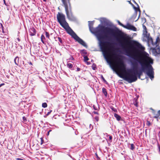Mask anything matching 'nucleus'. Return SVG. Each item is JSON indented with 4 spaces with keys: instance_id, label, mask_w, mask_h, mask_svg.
<instances>
[{
    "instance_id": "1",
    "label": "nucleus",
    "mask_w": 160,
    "mask_h": 160,
    "mask_svg": "<svg viewBox=\"0 0 160 160\" xmlns=\"http://www.w3.org/2000/svg\"><path fill=\"white\" fill-rule=\"evenodd\" d=\"M99 28L97 32H103L111 33L118 38H120L122 40L119 41L120 45L126 55L138 61L142 67V71L135 70L137 77L140 78L142 72L147 71V74L152 80L154 78V72L151 64L153 63V59L149 57V54L144 51V48L138 42L130 40L128 37L123 35L122 32L118 30H114L108 27L99 25Z\"/></svg>"
},
{
    "instance_id": "2",
    "label": "nucleus",
    "mask_w": 160,
    "mask_h": 160,
    "mask_svg": "<svg viewBox=\"0 0 160 160\" xmlns=\"http://www.w3.org/2000/svg\"><path fill=\"white\" fill-rule=\"evenodd\" d=\"M102 32L104 35L98 33L97 36L101 49L104 52L105 56L108 59L112 58L116 60V67L120 72L124 73L123 76L125 80L130 83L135 82L137 80V78L135 72L131 69L126 71V66L122 60L119 58L120 56L115 52L113 44L108 41H103V39H109L108 34L110 33Z\"/></svg>"
},
{
    "instance_id": "3",
    "label": "nucleus",
    "mask_w": 160,
    "mask_h": 160,
    "mask_svg": "<svg viewBox=\"0 0 160 160\" xmlns=\"http://www.w3.org/2000/svg\"><path fill=\"white\" fill-rule=\"evenodd\" d=\"M57 18L58 22L60 25L68 33L81 44L84 47L86 46L84 42L78 37L70 27L66 20L65 16L64 14L58 12L57 15Z\"/></svg>"
},
{
    "instance_id": "4",
    "label": "nucleus",
    "mask_w": 160,
    "mask_h": 160,
    "mask_svg": "<svg viewBox=\"0 0 160 160\" xmlns=\"http://www.w3.org/2000/svg\"><path fill=\"white\" fill-rule=\"evenodd\" d=\"M65 7V11L68 18L71 20H75V17L73 13L69 12L68 3H69L70 0H61Z\"/></svg>"
},
{
    "instance_id": "5",
    "label": "nucleus",
    "mask_w": 160,
    "mask_h": 160,
    "mask_svg": "<svg viewBox=\"0 0 160 160\" xmlns=\"http://www.w3.org/2000/svg\"><path fill=\"white\" fill-rule=\"evenodd\" d=\"M146 37L145 38L148 42L151 43L153 46H157L158 45V42L159 41V38L158 37L156 39L155 42H153L152 38L150 37V34L148 35H146Z\"/></svg>"
},
{
    "instance_id": "6",
    "label": "nucleus",
    "mask_w": 160,
    "mask_h": 160,
    "mask_svg": "<svg viewBox=\"0 0 160 160\" xmlns=\"http://www.w3.org/2000/svg\"><path fill=\"white\" fill-rule=\"evenodd\" d=\"M125 28L134 31H136L137 30L136 28L135 27L129 23H128L126 25H125Z\"/></svg>"
},
{
    "instance_id": "7",
    "label": "nucleus",
    "mask_w": 160,
    "mask_h": 160,
    "mask_svg": "<svg viewBox=\"0 0 160 160\" xmlns=\"http://www.w3.org/2000/svg\"><path fill=\"white\" fill-rule=\"evenodd\" d=\"M131 64L132 67V69L133 71H135L137 70L138 66V63L136 61H133L131 62Z\"/></svg>"
},
{
    "instance_id": "8",
    "label": "nucleus",
    "mask_w": 160,
    "mask_h": 160,
    "mask_svg": "<svg viewBox=\"0 0 160 160\" xmlns=\"http://www.w3.org/2000/svg\"><path fill=\"white\" fill-rule=\"evenodd\" d=\"M30 35L31 36L35 35L36 33L35 29L33 28H31L30 29Z\"/></svg>"
},
{
    "instance_id": "9",
    "label": "nucleus",
    "mask_w": 160,
    "mask_h": 160,
    "mask_svg": "<svg viewBox=\"0 0 160 160\" xmlns=\"http://www.w3.org/2000/svg\"><path fill=\"white\" fill-rule=\"evenodd\" d=\"M153 51L157 54H160V47H158L157 48H154L153 49Z\"/></svg>"
},
{
    "instance_id": "10",
    "label": "nucleus",
    "mask_w": 160,
    "mask_h": 160,
    "mask_svg": "<svg viewBox=\"0 0 160 160\" xmlns=\"http://www.w3.org/2000/svg\"><path fill=\"white\" fill-rule=\"evenodd\" d=\"M133 2L137 4V5L138 6V7H135L134 5H133V8H134V10H135V11H136V12H137L138 11H139V12L140 13V9L139 7V6L136 3V2H135V1L134 0H133Z\"/></svg>"
},
{
    "instance_id": "11",
    "label": "nucleus",
    "mask_w": 160,
    "mask_h": 160,
    "mask_svg": "<svg viewBox=\"0 0 160 160\" xmlns=\"http://www.w3.org/2000/svg\"><path fill=\"white\" fill-rule=\"evenodd\" d=\"M153 118L156 119H160V110L158 111L157 113L155 114Z\"/></svg>"
},
{
    "instance_id": "12",
    "label": "nucleus",
    "mask_w": 160,
    "mask_h": 160,
    "mask_svg": "<svg viewBox=\"0 0 160 160\" xmlns=\"http://www.w3.org/2000/svg\"><path fill=\"white\" fill-rule=\"evenodd\" d=\"M19 60V57L18 56L16 57L15 58H14V63L17 65H18V64Z\"/></svg>"
},
{
    "instance_id": "13",
    "label": "nucleus",
    "mask_w": 160,
    "mask_h": 160,
    "mask_svg": "<svg viewBox=\"0 0 160 160\" xmlns=\"http://www.w3.org/2000/svg\"><path fill=\"white\" fill-rule=\"evenodd\" d=\"M102 92L104 94V95L106 97H107V90H106V89L105 88H102Z\"/></svg>"
},
{
    "instance_id": "14",
    "label": "nucleus",
    "mask_w": 160,
    "mask_h": 160,
    "mask_svg": "<svg viewBox=\"0 0 160 160\" xmlns=\"http://www.w3.org/2000/svg\"><path fill=\"white\" fill-rule=\"evenodd\" d=\"M114 116L116 118V119L118 121L120 120L121 118V117L119 115L116 113L114 114Z\"/></svg>"
},
{
    "instance_id": "15",
    "label": "nucleus",
    "mask_w": 160,
    "mask_h": 160,
    "mask_svg": "<svg viewBox=\"0 0 160 160\" xmlns=\"http://www.w3.org/2000/svg\"><path fill=\"white\" fill-rule=\"evenodd\" d=\"M93 108L95 110H97V111H98L99 109V108L98 104L96 105H93Z\"/></svg>"
},
{
    "instance_id": "16",
    "label": "nucleus",
    "mask_w": 160,
    "mask_h": 160,
    "mask_svg": "<svg viewBox=\"0 0 160 160\" xmlns=\"http://www.w3.org/2000/svg\"><path fill=\"white\" fill-rule=\"evenodd\" d=\"M41 41L44 44H45V42L44 41V40L45 39V37L44 36V35L43 34H42L41 36Z\"/></svg>"
},
{
    "instance_id": "17",
    "label": "nucleus",
    "mask_w": 160,
    "mask_h": 160,
    "mask_svg": "<svg viewBox=\"0 0 160 160\" xmlns=\"http://www.w3.org/2000/svg\"><path fill=\"white\" fill-rule=\"evenodd\" d=\"M80 53L81 54H84L85 55L87 54V52L86 51V50L85 49H83L81 50Z\"/></svg>"
},
{
    "instance_id": "18",
    "label": "nucleus",
    "mask_w": 160,
    "mask_h": 160,
    "mask_svg": "<svg viewBox=\"0 0 160 160\" xmlns=\"http://www.w3.org/2000/svg\"><path fill=\"white\" fill-rule=\"evenodd\" d=\"M144 27V29L145 30V31L144 32V33H145L144 35V37L146 38V35H148V34H150L148 33V32L147 30V28H146V27L145 26Z\"/></svg>"
},
{
    "instance_id": "19",
    "label": "nucleus",
    "mask_w": 160,
    "mask_h": 160,
    "mask_svg": "<svg viewBox=\"0 0 160 160\" xmlns=\"http://www.w3.org/2000/svg\"><path fill=\"white\" fill-rule=\"evenodd\" d=\"M68 7L69 12L72 13V9H71V5H70V1L69 2V3H68Z\"/></svg>"
},
{
    "instance_id": "20",
    "label": "nucleus",
    "mask_w": 160,
    "mask_h": 160,
    "mask_svg": "<svg viewBox=\"0 0 160 160\" xmlns=\"http://www.w3.org/2000/svg\"><path fill=\"white\" fill-rule=\"evenodd\" d=\"M134 104L135 106L136 107H137L138 106V103L137 102V100L136 99L134 98Z\"/></svg>"
},
{
    "instance_id": "21",
    "label": "nucleus",
    "mask_w": 160,
    "mask_h": 160,
    "mask_svg": "<svg viewBox=\"0 0 160 160\" xmlns=\"http://www.w3.org/2000/svg\"><path fill=\"white\" fill-rule=\"evenodd\" d=\"M46 36L47 38L48 39H50V35L49 33L47 32H45Z\"/></svg>"
},
{
    "instance_id": "22",
    "label": "nucleus",
    "mask_w": 160,
    "mask_h": 160,
    "mask_svg": "<svg viewBox=\"0 0 160 160\" xmlns=\"http://www.w3.org/2000/svg\"><path fill=\"white\" fill-rule=\"evenodd\" d=\"M67 66L69 68H71L72 67L73 65L71 63H68L67 64Z\"/></svg>"
},
{
    "instance_id": "23",
    "label": "nucleus",
    "mask_w": 160,
    "mask_h": 160,
    "mask_svg": "<svg viewBox=\"0 0 160 160\" xmlns=\"http://www.w3.org/2000/svg\"><path fill=\"white\" fill-rule=\"evenodd\" d=\"M42 107L43 108H46L47 107V104L46 102L43 103L42 104Z\"/></svg>"
},
{
    "instance_id": "24",
    "label": "nucleus",
    "mask_w": 160,
    "mask_h": 160,
    "mask_svg": "<svg viewBox=\"0 0 160 160\" xmlns=\"http://www.w3.org/2000/svg\"><path fill=\"white\" fill-rule=\"evenodd\" d=\"M118 24H119L121 26L123 27V28H125V25H124L122 23H121L119 21H118Z\"/></svg>"
},
{
    "instance_id": "25",
    "label": "nucleus",
    "mask_w": 160,
    "mask_h": 160,
    "mask_svg": "<svg viewBox=\"0 0 160 160\" xmlns=\"http://www.w3.org/2000/svg\"><path fill=\"white\" fill-rule=\"evenodd\" d=\"M83 58H84V60L85 61H88L89 60L87 56H83Z\"/></svg>"
},
{
    "instance_id": "26",
    "label": "nucleus",
    "mask_w": 160,
    "mask_h": 160,
    "mask_svg": "<svg viewBox=\"0 0 160 160\" xmlns=\"http://www.w3.org/2000/svg\"><path fill=\"white\" fill-rule=\"evenodd\" d=\"M130 145H131V147L130 148V149L132 150H133L135 148L134 145L133 144H131Z\"/></svg>"
},
{
    "instance_id": "27",
    "label": "nucleus",
    "mask_w": 160,
    "mask_h": 160,
    "mask_svg": "<svg viewBox=\"0 0 160 160\" xmlns=\"http://www.w3.org/2000/svg\"><path fill=\"white\" fill-rule=\"evenodd\" d=\"M101 78L104 82H105L106 84H108V82L105 79V78L102 75L101 76Z\"/></svg>"
},
{
    "instance_id": "28",
    "label": "nucleus",
    "mask_w": 160,
    "mask_h": 160,
    "mask_svg": "<svg viewBox=\"0 0 160 160\" xmlns=\"http://www.w3.org/2000/svg\"><path fill=\"white\" fill-rule=\"evenodd\" d=\"M146 124L148 126H149L151 125V123L150 121H149L148 120H147V122L146 123Z\"/></svg>"
},
{
    "instance_id": "29",
    "label": "nucleus",
    "mask_w": 160,
    "mask_h": 160,
    "mask_svg": "<svg viewBox=\"0 0 160 160\" xmlns=\"http://www.w3.org/2000/svg\"><path fill=\"white\" fill-rule=\"evenodd\" d=\"M1 27H2V32L3 33H5V32L4 31V27H3L2 24L1 23Z\"/></svg>"
},
{
    "instance_id": "30",
    "label": "nucleus",
    "mask_w": 160,
    "mask_h": 160,
    "mask_svg": "<svg viewBox=\"0 0 160 160\" xmlns=\"http://www.w3.org/2000/svg\"><path fill=\"white\" fill-rule=\"evenodd\" d=\"M111 109L114 112H116L117 111L116 109L113 107H111Z\"/></svg>"
},
{
    "instance_id": "31",
    "label": "nucleus",
    "mask_w": 160,
    "mask_h": 160,
    "mask_svg": "<svg viewBox=\"0 0 160 160\" xmlns=\"http://www.w3.org/2000/svg\"><path fill=\"white\" fill-rule=\"evenodd\" d=\"M40 139H41V143H40V144L41 145H42L43 143L44 142V140H43V139L42 137L41 138H40Z\"/></svg>"
},
{
    "instance_id": "32",
    "label": "nucleus",
    "mask_w": 160,
    "mask_h": 160,
    "mask_svg": "<svg viewBox=\"0 0 160 160\" xmlns=\"http://www.w3.org/2000/svg\"><path fill=\"white\" fill-rule=\"evenodd\" d=\"M58 41H59V42L61 43H62V39L61 38H60V37H58Z\"/></svg>"
},
{
    "instance_id": "33",
    "label": "nucleus",
    "mask_w": 160,
    "mask_h": 160,
    "mask_svg": "<svg viewBox=\"0 0 160 160\" xmlns=\"http://www.w3.org/2000/svg\"><path fill=\"white\" fill-rule=\"evenodd\" d=\"M94 119L97 122H98L99 120V117L98 116H96L94 118Z\"/></svg>"
},
{
    "instance_id": "34",
    "label": "nucleus",
    "mask_w": 160,
    "mask_h": 160,
    "mask_svg": "<svg viewBox=\"0 0 160 160\" xmlns=\"http://www.w3.org/2000/svg\"><path fill=\"white\" fill-rule=\"evenodd\" d=\"M96 65H93L92 66V69L94 70H95L96 68Z\"/></svg>"
},
{
    "instance_id": "35",
    "label": "nucleus",
    "mask_w": 160,
    "mask_h": 160,
    "mask_svg": "<svg viewBox=\"0 0 160 160\" xmlns=\"http://www.w3.org/2000/svg\"><path fill=\"white\" fill-rule=\"evenodd\" d=\"M112 137L111 136H109V140H110L111 141H110V142H112Z\"/></svg>"
},
{
    "instance_id": "36",
    "label": "nucleus",
    "mask_w": 160,
    "mask_h": 160,
    "mask_svg": "<svg viewBox=\"0 0 160 160\" xmlns=\"http://www.w3.org/2000/svg\"><path fill=\"white\" fill-rule=\"evenodd\" d=\"M93 112L94 114H99L98 112V111H93Z\"/></svg>"
},
{
    "instance_id": "37",
    "label": "nucleus",
    "mask_w": 160,
    "mask_h": 160,
    "mask_svg": "<svg viewBox=\"0 0 160 160\" xmlns=\"http://www.w3.org/2000/svg\"><path fill=\"white\" fill-rule=\"evenodd\" d=\"M52 112V110H51L50 111L48 112L47 114V115L48 116V115H49L50 114V113H51V112Z\"/></svg>"
},
{
    "instance_id": "38",
    "label": "nucleus",
    "mask_w": 160,
    "mask_h": 160,
    "mask_svg": "<svg viewBox=\"0 0 160 160\" xmlns=\"http://www.w3.org/2000/svg\"><path fill=\"white\" fill-rule=\"evenodd\" d=\"M23 120L24 121H27L26 118L25 117H23Z\"/></svg>"
},
{
    "instance_id": "39",
    "label": "nucleus",
    "mask_w": 160,
    "mask_h": 160,
    "mask_svg": "<svg viewBox=\"0 0 160 160\" xmlns=\"http://www.w3.org/2000/svg\"><path fill=\"white\" fill-rule=\"evenodd\" d=\"M69 130L72 131V132L74 131V130L72 128H70L69 129Z\"/></svg>"
},
{
    "instance_id": "40",
    "label": "nucleus",
    "mask_w": 160,
    "mask_h": 160,
    "mask_svg": "<svg viewBox=\"0 0 160 160\" xmlns=\"http://www.w3.org/2000/svg\"><path fill=\"white\" fill-rule=\"evenodd\" d=\"M52 131V130H50L48 132L47 135L48 136L50 132Z\"/></svg>"
},
{
    "instance_id": "41",
    "label": "nucleus",
    "mask_w": 160,
    "mask_h": 160,
    "mask_svg": "<svg viewBox=\"0 0 160 160\" xmlns=\"http://www.w3.org/2000/svg\"><path fill=\"white\" fill-rule=\"evenodd\" d=\"M16 159L17 160H24L22 159L19 158H16Z\"/></svg>"
},
{
    "instance_id": "42",
    "label": "nucleus",
    "mask_w": 160,
    "mask_h": 160,
    "mask_svg": "<svg viewBox=\"0 0 160 160\" xmlns=\"http://www.w3.org/2000/svg\"><path fill=\"white\" fill-rule=\"evenodd\" d=\"M129 2V3L131 5H132V6L134 5L130 2V1H128Z\"/></svg>"
},
{
    "instance_id": "43",
    "label": "nucleus",
    "mask_w": 160,
    "mask_h": 160,
    "mask_svg": "<svg viewBox=\"0 0 160 160\" xmlns=\"http://www.w3.org/2000/svg\"><path fill=\"white\" fill-rule=\"evenodd\" d=\"M80 70V69L79 68H77V71H79Z\"/></svg>"
},
{
    "instance_id": "44",
    "label": "nucleus",
    "mask_w": 160,
    "mask_h": 160,
    "mask_svg": "<svg viewBox=\"0 0 160 160\" xmlns=\"http://www.w3.org/2000/svg\"><path fill=\"white\" fill-rule=\"evenodd\" d=\"M95 154H96V156H97V158L98 159H100V158L98 157V155L97 154V153H96Z\"/></svg>"
},
{
    "instance_id": "45",
    "label": "nucleus",
    "mask_w": 160,
    "mask_h": 160,
    "mask_svg": "<svg viewBox=\"0 0 160 160\" xmlns=\"http://www.w3.org/2000/svg\"><path fill=\"white\" fill-rule=\"evenodd\" d=\"M28 63L29 64L32 65V63L31 62H28Z\"/></svg>"
},
{
    "instance_id": "46",
    "label": "nucleus",
    "mask_w": 160,
    "mask_h": 160,
    "mask_svg": "<svg viewBox=\"0 0 160 160\" xmlns=\"http://www.w3.org/2000/svg\"><path fill=\"white\" fill-rule=\"evenodd\" d=\"M3 0V2H4V4H5V5H7V4L6 3L5 0Z\"/></svg>"
},
{
    "instance_id": "47",
    "label": "nucleus",
    "mask_w": 160,
    "mask_h": 160,
    "mask_svg": "<svg viewBox=\"0 0 160 160\" xmlns=\"http://www.w3.org/2000/svg\"><path fill=\"white\" fill-rule=\"evenodd\" d=\"M17 39L18 42H20V39L19 38H18Z\"/></svg>"
},
{
    "instance_id": "48",
    "label": "nucleus",
    "mask_w": 160,
    "mask_h": 160,
    "mask_svg": "<svg viewBox=\"0 0 160 160\" xmlns=\"http://www.w3.org/2000/svg\"><path fill=\"white\" fill-rule=\"evenodd\" d=\"M4 83H2V84H1V87L2 86V85H4Z\"/></svg>"
},
{
    "instance_id": "49",
    "label": "nucleus",
    "mask_w": 160,
    "mask_h": 160,
    "mask_svg": "<svg viewBox=\"0 0 160 160\" xmlns=\"http://www.w3.org/2000/svg\"><path fill=\"white\" fill-rule=\"evenodd\" d=\"M43 1H45V2H46V0H43Z\"/></svg>"
}]
</instances>
